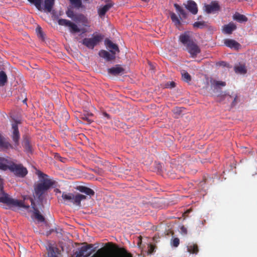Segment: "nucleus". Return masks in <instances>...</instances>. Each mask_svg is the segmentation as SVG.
I'll list each match as a JSON object with an SVG mask.
<instances>
[{
    "label": "nucleus",
    "mask_w": 257,
    "mask_h": 257,
    "mask_svg": "<svg viewBox=\"0 0 257 257\" xmlns=\"http://www.w3.org/2000/svg\"><path fill=\"white\" fill-rule=\"evenodd\" d=\"M179 40L185 47L192 58H196L201 52L200 47L190 36L188 32H184L179 36Z\"/></svg>",
    "instance_id": "nucleus-1"
},
{
    "label": "nucleus",
    "mask_w": 257,
    "mask_h": 257,
    "mask_svg": "<svg viewBox=\"0 0 257 257\" xmlns=\"http://www.w3.org/2000/svg\"><path fill=\"white\" fill-rule=\"evenodd\" d=\"M37 175L39 177L43 178V181L35 186L34 191L36 196L39 198L55 184V181L49 178V176L40 171H38Z\"/></svg>",
    "instance_id": "nucleus-2"
},
{
    "label": "nucleus",
    "mask_w": 257,
    "mask_h": 257,
    "mask_svg": "<svg viewBox=\"0 0 257 257\" xmlns=\"http://www.w3.org/2000/svg\"><path fill=\"white\" fill-rule=\"evenodd\" d=\"M0 202L7 204L8 206H18L26 209L30 208L29 205H25L24 204V201L14 199L10 197L9 195L4 191L3 185H0Z\"/></svg>",
    "instance_id": "nucleus-3"
},
{
    "label": "nucleus",
    "mask_w": 257,
    "mask_h": 257,
    "mask_svg": "<svg viewBox=\"0 0 257 257\" xmlns=\"http://www.w3.org/2000/svg\"><path fill=\"white\" fill-rule=\"evenodd\" d=\"M62 198L64 200V203L68 204V203H71L75 206H81V201L86 199L85 195L77 193L74 194L72 193L63 192Z\"/></svg>",
    "instance_id": "nucleus-4"
},
{
    "label": "nucleus",
    "mask_w": 257,
    "mask_h": 257,
    "mask_svg": "<svg viewBox=\"0 0 257 257\" xmlns=\"http://www.w3.org/2000/svg\"><path fill=\"white\" fill-rule=\"evenodd\" d=\"M103 39V36L98 34L92 35L90 38H85L82 40V43L87 48L93 49L94 47L98 45Z\"/></svg>",
    "instance_id": "nucleus-5"
},
{
    "label": "nucleus",
    "mask_w": 257,
    "mask_h": 257,
    "mask_svg": "<svg viewBox=\"0 0 257 257\" xmlns=\"http://www.w3.org/2000/svg\"><path fill=\"white\" fill-rule=\"evenodd\" d=\"M10 170L14 174L20 177L23 178L28 174L27 169L21 164H16L13 162L10 166Z\"/></svg>",
    "instance_id": "nucleus-6"
},
{
    "label": "nucleus",
    "mask_w": 257,
    "mask_h": 257,
    "mask_svg": "<svg viewBox=\"0 0 257 257\" xmlns=\"http://www.w3.org/2000/svg\"><path fill=\"white\" fill-rule=\"evenodd\" d=\"M20 123L19 120H15V122L12 124L13 130L12 139L15 143V146H18L19 145L20 134L18 129V124Z\"/></svg>",
    "instance_id": "nucleus-7"
},
{
    "label": "nucleus",
    "mask_w": 257,
    "mask_h": 257,
    "mask_svg": "<svg viewBox=\"0 0 257 257\" xmlns=\"http://www.w3.org/2000/svg\"><path fill=\"white\" fill-rule=\"evenodd\" d=\"M58 23L59 25L68 27L71 33H76L80 32V29L75 24L68 20L61 19L58 20Z\"/></svg>",
    "instance_id": "nucleus-8"
},
{
    "label": "nucleus",
    "mask_w": 257,
    "mask_h": 257,
    "mask_svg": "<svg viewBox=\"0 0 257 257\" xmlns=\"http://www.w3.org/2000/svg\"><path fill=\"white\" fill-rule=\"evenodd\" d=\"M93 247V245L92 244H87L86 246H82L78 252L77 253V257H88L92 253V252H94L95 249H92V251L84 254L85 252L87 251L88 249L92 248Z\"/></svg>",
    "instance_id": "nucleus-9"
},
{
    "label": "nucleus",
    "mask_w": 257,
    "mask_h": 257,
    "mask_svg": "<svg viewBox=\"0 0 257 257\" xmlns=\"http://www.w3.org/2000/svg\"><path fill=\"white\" fill-rule=\"evenodd\" d=\"M104 43L107 48L109 50L111 53L114 54L115 55L116 53H118L119 52L118 46L116 44L113 43L110 40L108 39H105Z\"/></svg>",
    "instance_id": "nucleus-10"
},
{
    "label": "nucleus",
    "mask_w": 257,
    "mask_h": 257,
    "mask_svg": "<svg viewBox=\"0 0 257 257\" xmlns=\"http://www.w3.org/2000/svg\"><path fill=\"white\" fill-rule=\"evenodd\" d=\"M107 72L112 75L116 76L123 74L124 72V69L119 65H116L114 67L108 68Z\"/></svg>",
    "instance_id": "nucleus-11"
},
{
    "label": "nucleus",
    "mask_w": 257,
    "mask_h": 257,
    "mask_svg": "<svg viewBox=\"0 0 257 257\" xmlns=\"http://www.w3.org/2000/svg\"><path fill=\"white\" fill-rule=\"evenodd\" d=\"M13 162L11 160L4 158L0 157V169L6 171L10 169V166H12Z\"/></svg>",
    "instance_id": "nucleus-12"
},
{
    "label": "nucleus",
    "mask_w": 257,
    "mask_h": 257,
    "mask_svg": "<svg viewBox=\"0 0 257 257\" xmlns=\"http://www.w3.org/2000/svg\"><path fill=\"white\" fill-rule=\"evenodd\" d=\"M99 55L107 61L113 60L115 58V55L114 54H110L109 52L104 50H101L99 51Z\"/></svg>",
    "instance_id": "nucleus-13"
},
{
    "label": "nucleus",
    "mask_w": 257,
    "mask_h": 257,
    "mask_svg": "<svg viewBox=\"0 0 257 257\" xmlns=\"http://www.w3.org/2000/svg\"><path fill=\"white\" fill-rule=\"evenodd\" d=\"M74 21L82 23V24L85 27L89 26L87 18L82 14L76 15L74 18Z\"/></svg>",
    "instance_id": "nucleus-14"
},
{
    "label": "nucleus",
    "mask_w": 257,
    "mask_h": 257,
    "mask_svg": "<svg viewBox=\"0 0 257 257\" xmlns=\"http://www.w3.org/2000/svg\"><path fill=\"white\" fill-rule=\"evenodd\" d=\"M225 45L230 48H233L235 50H238L240 48V44L236 41L232 39H226L224 41Z\"/></svg>",
    "instance_id": "nucleus-15"
},
{
    "label": "nucleus",
    "mask_w": 257,
    "mask_h": 257,
    "mask_svg": "<svg viewBox=\"0 0 257 257\" xmlns=\"http://www.w3.org/2000/svg\"><path fill=\"white\" fill-rule=\"evenodd\" d=\"M113 4L111 2H108L105 5L103 6L102 8L98 10V14L99 16L102 18L104 16L105 14L113 6Z\"/></svg>",
    "instance_id": "nucleus-16"
},
{
    "label": "nucleus",
    "mask_w": 257,
    "mask_h": 257,
    "mask_svg": "<svg viewBox=\"0 0 257 257\" xmlns=\"http://www.w3.org/2000/svg\"><path fill=\"white\" fill-rule=\"evenodd\" d=\"M206 11L208 14L213 13L219 11L220 7L217 2L212 3L210 5H207L205 6Z\"/></svg>",
    "instance_id": "nucleus-17"
},
{
    "label": "nucleus",
    "mask_w": 257,
    "mask_h": 257,
    "mask_svg": "<svg viewBox=\"0 0 257 257\" xmlns=\"http://www.w3.org/2000/svg\"><path fill=\"white\" fill-rule=\"evenodd\" d=\"M236 26L233 23H229L227 25H225L223 26L222 31L224 34H231L232 32L236 30Z\"/></svg>",
    "instance_id": "nucleus-18"
},
{
    "label": "nucleus",
    "mask_w": 257,
    "mask_h": 257,
    "mask_svg": "<svg viewBox=\"0 0 257 257\" xmlns=\"http://www.w3.org/2000/svg\"><path fill=\"white\" fill-rule=\"evenodd\" d=\"M186 9L192 14L195 15L198 12V8L196 4L192 1H189L186 5Z\"/></svg>",
    "instance_id": "nucleus-19"
},
{
    "label": "nucleus",
    "mask_w": 257,
    "mask_h": 257,
    "mask_svg": "<svg viewBox=\"0 0 257 257\" xmlns=\"http://www.w3.org/2000/svg\"><path fill=\"white\" fill-rule=\"evenodd\" d=\"M13 148V146L6 141L4 136L0 134V148L3 150H7Z\"/></svg>",
    "instance_id": "nucleus-20"
},
{
    "label": "nucleus",
    "mask_w": 257,
    "mask_h": 257,
    "mask_svg": "<svg viewBox=\"0 0 257 257\" xmlns=\"http://www.w3.org/2000/svg\"><path fill=\"white\" fill-rule=\"evenodd\" d=\"M48 257H58L59 250L57 247L50 244L47 248Z\"/></svg>",
    "instance_id": "nucleus-21"
},
{
    "label": "nucleus",
    "mask_w": 257,
    "mask_h": 257,
    "mask_svg": "<svg viewBox=\"0 0 257 257\" xmlns=\"http://www.w3.org/2000/svg\"><path fill=\"white\" fill-rule=\"evenodd\" d=\"M78 190L80 192L84 193L85 194L89 195L90 196H93L95 194L94 191L92 189L85 186H79L78 188Z\"/></svg>",
    "instance_id": "nucleus-22"
},
{
    "label": "nucleus",
    "mask_w": 257,
    "mask_h": 257,
    "mask_svg": "<svg viewBox=\"0 0 257 257\" xmlns=\"http://www.w3.org/2000/svg\"><path fill=\"white\" fill-rule=\"evenodd\" d=\"M55 0H44V10L48 13L51 12Z\"/></svg>",
    "instance_id": "nucleus-23"
},
{
    "label": "nucleus",
    "mask_w": 257,
    "mask_h": 257,
    "mask_svg": "<svg viewBox=\"0 0 257 257\" xmlns=\"http://www.w3.org/2000/svg\"><path fill=\"white\" fill-rule=\"evenodd\" d=\"M187 251L193 254H197L199 251L198 246L196 243H189L187 246Z\"/></svg>",
    "instance_id": "nucleus-24"
},
{
    "label": "nucleus",
    "mask_w": 257,
    "mask_h": 257,
    "mask_svg": "<svg viewBox=\"0 0 257 257\" xmlns=\"http://www.w3.org/2000/svg\"><path fill=\"white\" fill-rule=\"evenodd\" d=\"M233 19L239 23L245 22L248 20V19L246 17H245L244 15L240 14L238 13H235L233 15Z\"/></svg>",
    "instance_id": "nucleus-25"
},
{
    "label": "nucleus",
    "mask_w": 257,
    "mask_h": 257,
    "mask_svg": "<svg viewBox=\"0 0 257 257\" xmlns=\"http://www.w3.org/2000/svg\"><path fill=\"white\" fill-rule=\"evenodd\" d=\"M34 215L35 218L40 222H44L45 221L44 217L40 213L39 210L33 206Z\"/></svg>",
    "instance_id": "nucleus-26"
},
{
    "label": "nucleus",
    "mask_w": 257,
    "mask_h": 257,
    "mask_svg": "<svg viewBox=\"0 0 257 257\" xmlns=\"http://www.w3.org/2000/svg\"><path fill=\"white\" fill-rule=\"evenodd\" d=\"M234 71L237 73L245 74L246 73V69L244 65L239 64L234 67Z\"/></svg>",
    "instance_id": "nucleus-27"
},
{
    "label": "nucleus",
    "mask_w": 257,
    "mask_h": 257,
    "mask_svg": "<svg viewBox=\"0 0 257 257\" xmlns=\"http://www.w3.org/2000/svg\"><path fill=\"white\" fill-rule=\"evenodd\" d=\"M8 81V77L3 71H0V86H4Z\"/></svg>",
    "instance_id": "nucleus-28"
},
{
    "label": "nucleus",
    "mask_w": 257,
    "mask_h": 257,
    "mask_svg": "<svg viewBox=\"0 0 257 257\" xmlns=\"http://www.w3.org/2000/svg\"><path fill=\"white\" fill-rule=\"evenodd\" d=\"M170 17L172 21L176 26H179L181 24L179 18L174 13H170Z\"/></svg>",
    "instance_id": "nucleus-29"
},
{
    "label": "nucleus",
    "mask_w": 257,
    "mask_h": 257,
    "mask_svg": "<svg viewBox=\"0 0 257 257\" xmlns=\"http://www.w3.org/2000/svg\"><path fill=\"white\" fill-rule=\"evenodd\" d=\"M30 3L35 5L36 8L39 11H42V8L41 4L42 3V0H28Z\"/></svg>",
    "instance_id": "nucleus-30"
},
{
    "label": "nucleus",
    "mask_w": 257,
    "mask_h": 257,
    "mask_svg": "<svg viewBox=\"0 0 257 257\" xmlns=\"http://www.w3.org/2000/svg\"><path fill=\"white\" fill-rule=\"evenodd\" d=\"M71 4L76 8H80L82 7L81 0H69Z\"/></svg>",
    "instance_id": "nucleus-31"
},
{
    "label": "nucleus",
    "mask_w": 257,
    "mask_h": 257,
    "mask_svg": "<svg viewBox=\"0 0 257 257\" xmlns=\"http://www.w3.org/2000/svg\"><path fill=\"white\" fill-rule=\"evenodd\" d=\"M212 84L214 87L215 88H217V87H219L220 86H225L226 85V83L224 81L214 80Z\"/></svg>",
    "instance_id": "nucleus-32"
},
{
    "label": "nucleus",
    "mask_w": 257,
    "mask_h": 257,
    "mask_svg": "<svg viewBox=\"0 0 257 257\" xmlns=\"http://www.w3.org/2000/svg\"><path fill=\"white\" fill-rule=\"evenodd\" d=\"M193 26L195 28L203 29L206 26V23L204 21L196 22L194 23Z\"/></svg>",
    "instance_id": "nucleus-33"
},
{
    "label": "nucleus",
    "mask_w": 257,
    "mask_h": 257,
    "mask_svg": "<svg viewBox=\"0 0 257 257\" xmlns=\"http://www.w3.org/2000/svg\"><path fill=\"white\" fill-rule=\"evenodd\" d=\"M182 79L186 82H189L191 80L190 75L187 72L182 73Z\"/></svg>",
    "instance_id": "nucleus-34"
},
{
    "label": "nucleus",
    "mask_w": 257,
    "mask_h": 257,
    "mask_svg": "<svg viewBox=\"0 0 257 257\" xmlns=\"http://www.w3.org/2000/svg\"><path fill=\"white\" fill-rule=\"evenodd\" d=\"M61 114L62 115V120L63 121L66 122L69 118V115L67 111L65 109H63L61 111Z\"/></svg>",
    "instance_id": "nucleus-35"
},
{
    "label": "nucleus",
    "mask_w": 257,
    "mask_h": 257,
    "mask_svg": "<svg viewBox=\"0 0 257 257\" xmlns=\"http://www.w3.org/2000/svg\"><path fill=\"white\" fill-rule=\"evenodd\" d=\"M180 244V240L178 238L176 237L171 240V244L172 246L177 247Z\"/></svg>",
    "instance_id": "nucleus-36"
},
{
    "label": "nucleus",
    "mask_w": 257,
    "mask_h": 257,
    "mask_svg": "<svg viewBox=\"0 0 257 257\" xmlns=\"http://www.w3.org/2000/svg\"><path fill=\"white\" fill-rule=\"evenodd\" d=\"M24 147L25 149L28 151H31V145L29 141L27 139H25L24 141Z\"/></svg>",
    "instance_id": "nucleus-37"
},
{
    "label": "nucleus",
    "mask_w": 257,
    "mask_h": 257,
    "mask_svg": "<svg viewBox=\"0 0 257 257\" xmlns=\"http://www.w3.org/2000/svg\"><path fill=\"white\" fill-rule=\"evenodd\" d=\"M117 248L121 253H122L124 255H125V257H132L131 254L127 253V251L124 248L117 247Z\"/></svg>",
    "instance_id": "nucleus-38"
},
{
    "label": "nucleus",
    "mask_w": 257,
    "mask_h": 257,
    "mask_svg": "<svg viewBox=\"0 0 257 257\" xmlns=\"http://www.w3.org/2000/svg\"><path fill=\"white\" fill-rule=\"evenodd\" d=\"M66 15L69 18L72 19L73 20H74V18L75 17V16L76 15L74 14L73 11L71 10H68L66 12Z\"/></svg>",
    "instance_id": "nucleus-39"
},
{
    "label": "nucleus",
    "mask_w": 257,
    "mask_h": 257,
    "mask_svg": "<svg viewBox=\"0 0 257 257\" xmlns=\"http://www.w3.org/2000/svg\"><path fill=\"white\" fill-rule=\"evenodd\" d=\"M176 84L174 81L168 82L165 84V87L172 88L175 87Z\"/></svg>",
    "instance_id": "nucleus-40"
},
{
    "label": "nucleus",
    "mask_w": 257,
    "mask_h": 257,
    "mask_svg": "<svg viewBox=\"0 0 257 257\" xmlns=\"http://www.w3.org/2000/svg\"><path fill=\"white\" fill-rule=\"evenodd\" d=\"M105 250V248L103 247V248H100L99 249L97 252H96V254L93 255L91 257H97L96 256V254H102L104 251Z\"/></svg>",
    "instance_id": "nucleus-41"
},
{
    "label": "nucleus",
    "mask_w": 257,
    "mask_h": 257,
    "mask_svg": "<svg viewBox=\"0 0 257 257\" xmlns=\"http://www.w3.org/2000/svg\"><path fill=\"white\" fill-rule=\"evenodd\" d=\"M81 118H82L83 120H85V121H87V122H88L89 123H90L91 122V119H89V117H88V116H86V115H84L82 116Z\"/></svg>",
    "instance_id": "nucleus-42"
},
{
    "label": "nucleus",
    "mask_w": 257,
    "mask_h": 257,
    "mask_svg": "<svg viewBox=\"0 0 257 257\" xmlns=\"http://www.w3.org/2000/svg\"><path fill=\"white\" fill-rule=\"evenodd\" d=\"M174 7H175L176 11L179 13H180L181 12V10H182V9H183L179 5H178L177 4H174Z\"/></svg>",
    "instance_id": "nucleus-43"
},
{
    "label": "nucleus",
    "mask_w": 257,
    "mask_h": 257,
    "mask_svg": "<svg viewBox=\"0 0 257 257\" xmlns=\"http://www.w3.org/2000/svg\"><path fill=\"white\" fill-rule=\"evenodd\" d=\"M174 7H175L176 11L179 13H180L181 12V10H182V9H183L179 5H178L177 4H174Z\"/></svg>",
    "instance_id": "nucleus-44"
},
{
    "label": "nucleus",
    "mask_w": 257,
    "mask_h": 257,
    "mask_svg": "<svg viewBox=\"0 0 257 257\" xmlns=\"http://www.w3.org/2000/svg\"><path fill=\"white\" fill-rule=\"evenodd\" d=\"M154 249H155V247L153 245L150 244L149 246V253H151L153 252L154 251Z\"/></svg>",
    "instance_id": "nucleus-45"
},
{
    "label": "nucleus",
    "mask_w": 257,
    "mask_h": 257,
    "mask_svg": "<svg viewBox=\"0 0 257 257\" xmlns=\"http://www.w3.org/2000/svg\"><path fill=\"white\" fill-rule=\"evenodd\" d=\"M180 15H182L183 17L185 18L186 16V14L184 11V10L182 9L181 12L179 13Z\"/></svg>",
    "instance_id": "nucleus-46"
},
{
    "label": "nucleus",
    "mask_w": 257,
    "mask_h": 257,
    "mask_svg": "<svg viewBox=\"0 0 257 257\" xmlns=\"http://www.w3.org/2000/svg\"><path fill=\"white\" fill-rule=\"evenodd\" d=\"M237 96H236L234 97V98L232 102V105H235L237 103Z\"/></svg>",
    "instance_id": "nucleus-47"
},
{
    "label": "nucleus",
    "mask_w": 257,
    "mask_h": 257,
    "mask_svg": "<svg viewBox=\"0 0 257 257\" xmlns=\"http://www.w3.org/2000/svg\"><path fill=\"white\" fill-rule=\"evenodd\" d=\"M30 201H31V206H32V208H33V206H34L35 208H36V206H35V202H34L33 199L31 198L30 199Z\"/></svg>",
    "instance_id": "nucleus-48"
},
{
    "label": "nucleus",
    "mask_w": 257,
    "mask_h": 257,
    "mask_svg": "<svg viewBox=\"0 0 257 257\" xmlns=\"http://www.w3.org/2000/svg\"><path fill=\"white\" fill-rule=\"evenodd\" d=\"M181 229L182 231L184 232L185 233H187V229L184 226H182Z\"/></svg>",
    "instance_id": "nucleus-49"
},
{
    "label": "nucleus",
    "mask_w": 257,
    "mask_h": 257,
    "mask_svg": "<svg viewBox=\"0 0 257 257\" xmlns=\"http://www.w3.org/2000/svg\"><path fill=\"white\" fill-rule=\"evenodd\" d=\"M39 34L41 37H43V32H42L41 28L40 27L38 28Z\"/></svg>",
    "instance_id": "nucleus-50"
},
{
    "label": "nucleus",
    "mask_w": 257,
    "mask_h": 257,
    "mask_svg": "<svg viewBox=\"0 0 257 257\" xmlns=\"http://www.w3.org/2000/svg\"><path fill=\"white\" fill-rule=\"evenodd\" d=\"M106 245H108V246H113L114 247H116L115 246L113 245V243H111V242H108Z\"/></svg>",
    "instance_id": "nucleus-51"
},
{
    "label": "nucleus",
    "mask_w": 257,
    "mask_h": 257,
    "mask_svg": "<svg viewBox=\"0 0 257 257\" xmlns=\"http://www.w3.org/2000/svg\"><path fill=\"white\" fill-rule=\"evenodd\" d=\"M104 115L105 117H107V118H109V115L108 113H107L106 112L104 113Z\"/></svg>",
    "instance_id": "nucleus-52"
},
{
    "label": "nucleus",
    "mask_w": 257,
    "mask_h": 257,
    "mask_svg": "<svg viewBox=\"0 0 257 257\" xmlns=\"http://www.w3.org/2000/svg\"><path fill=\"white\" fill-rule=\"evenodd\" d=\"M143 1L145 2H148L149 0H143Z\"/></svg>",
    "instance_id": "nucleus-53"
},
{
    "label": "nucleus",
    "mask_w": 257,
    "mask_h": 257,
    "mask_svg": "<svg viewBox=\"0 0 257 257\" xmlns=\"http://www.w3.org/2000/svg\"><path fill=\"white\" fill-rule=\"evenodd\" d=\"M59 158H60V159H61V157H60V156H59ZM60 161H62V160L61 159H60Z\"/></svg>",
    "instance_id": "nucleus-54"
},
{
    "label": "nucleus",
    "mask_w": 257,
    "mask_h": 257,
    "mask_svg": "<svg viewBox=\"0 0 257 257\" xmlns=\"http://www.w3.org/2000/svg\"><path fill=\"white\" fill-rule=\"evenodd\" d=\"M23 102H24V103H25V102H26V99H25V100L23 101Z\"/></svg>",
    "instance_id": "nucleus-55"
},
{
    "label": "nucleus",
    "mask_w": 257,
    "mask_h": 257,
    "mask_svg": "<svg viewBox=\"0 0 257 257\" xmlns=\"http://www.w3.org/2000/svg\"><path fill=\"white\" fill-rule=\"evenodd\" d=\"M84 1H85V2H87V1H88L89 0H84Z\"/></svg>",
    "instance_id": "nucleus-56"
},
{
    "label": "nucleus",
    "mask_w": 257,
    "mask_h": 257,
    "mask_svg": "<svg viewBox=\"0 0 257 257\" xmlns=\"http://www.w3.org/2000/svg\"><path fill=\"white\" fill-rule=\"evenodd\" d=\"M190 212V211H189V210H188V211L186 212V213H187V212Z\"/></svg>",
    "instance_id": "nucleus-57"
}]
</instances>
